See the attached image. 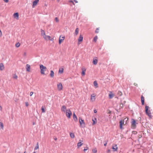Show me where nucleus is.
<instances>
[{
	"mask_svg": "<svg viewBox=\"0 0 153 153\" xmlns=\"http://www.w3.org/2000/svg\"><path fill=\"white\" fill-rule=\"evenodd\" d=\"M149 107L148 106H145L146 112V114L149 116V117L151 118L152 115L150 111L149 110Z\"/></svg>",
	"mask_w": 153,
	"mask_h": 153,
	"instance_id": "f257e3e1",
	"label": "nucleus"
},
{
	"mask_svg": "<svg viewBox=\"0 0 153 153\" xmlns=\"http://www.w3.org/2000/svg\"><path fill=\"white\" fill-rule=\"evenodd\" d=\"M40 68L41 69V73L42 74H45V71L46 70V68L43 65H41L40 66Z\"/></svg>",
	"mask_w": 153,
	"mask_h": 153,
	"instance_id": "f03ea898",
	"label": "nucleus"
},
{
	"mask_svg": "<svg viewBox=\"0 0 153 153\" xmlns=\"http://www.w3.org/2000/svg\"><path fill=\"white\" fill-rule=\"evenodd\" d=\"M79 120L80 126L83 128L85 127V123L84 122V120H82L80 118H79Z\"/></svg>",
	"mask_w": 153,
	"mask_h": 153,
	"instance_id": "7ed1b4c3",
	"label": "nucleus"
},
{
	"mask_svg": "<svg viewBox=\"0 0 153 153\" xmlns=\"http://www.w3.org/2000/svg\"><path fill=\"white\" fill-rule=\"evenodd\" d=\"M136 121L132 119V120L131 128H132L134 129L136 128Z\"/></svg>",
	"mask_w": 153,
	"mask_h": 153,
	"instance_id": "20e7f679",
	"label": "nucleus"
},
{
	"mask_svg": "<svg viewBox=\"0 0 153 153\" xmlns=\"http://www.w3.org/2000/svg\"><path fill=\"white\" fill-rule=\"evenodd\" d=\"M72 114V113L69 109H68L67 110V111L66 112V116L68 118H70Z\"/></svg>",
	"mask_w": 153,
	"mask_h": 153,
	"instance_id": "39448f33",
	"label": "nucleus"
},
{
	"mask_svg": "<svg viewBox=\"0 0 153 153\" xmlns=\"http://www.w3.org/2000/svg\"><path fill=\"white\" fill-rule=\"evenodd\" d=\"M96 94H93L91 95V100L92 102H94L95 100Z\"/></svg>",
	"mask_w": 153,
	"mask_h": 153,
	"instance_id": "423d86ee",
	"label": "nucleus"
},
{
	"mask_svg": "<svg viewBox=\"0 0 153 153\" xmlns=\"http://www.w3.org/2000/svg\"><path fill=\"white\" fill-rule=\"evenodd\" d=\"M57 88L59 91H60L62 89V85L61 83H59L57 84Z\"/></svg>",
	"mask_w": 153,
	"mask_h": 153,
	"instance_id": "0eeeda50",
	"label": "nucleus"
},
{
	"mask_svg": "<svg viewBox=\"0 0 153 153\" xmlns=\"http://www.w3.org/2000/svg\"><path fill=\"white\" fill-rule=\"evenodd\" d=\"M112 149L114 151H117L118 149V147L117 144H114L112 147Z\"/></svg>",
	"mask_w": 153,
	"mask_h": 153,
	"instance_id": "6e6552de",
	"label": "nucleus"
},
{
	"mask_svg": "<svg viewBox=\"0 0 153 153\" xmlns=\"http://www.w3.org/2000/svg\"><path fill=\"white\" fill-rule=\"evenodd\" d=\"M83 39V36L80 35L79 36V37L78 39V44L79 45L81 44V42H82Z\"/></svg>",
	"mask_w": 153,
	"mask_h": 153,
	"instance_id": "1a4fd4ad",
	"label": "nucleus"
},
{
	"mask_svg": "<svg viewBox=\"0 0 153 153\" xmlns=\"http://www.w3.org/2000/svg\"><path fill=\"white\" fill-rule=\"evenodd\" d=\"M82 76H84L85 74V72L86 71V69L84 67H82Z\"/></svg>",
	"mask_w": 153,
	"mask_h": 153,
	"instance_id": "9d476101",
	"label": "nucleus"
},
{
	"mask_svg": "<svg viewBox=\"0 0 153 153\" xmlns=\"http://www.w3.org/2000/svg\"><path fill=\"white\" fill-rule=\"evenodd\" d=\"M124 120H122L120 121V129H122L123 128V126L124 125Z\"/></svg>",
	"mask_w": 153,
	"mask_h": 153,
	"instance_id": "9b49d317",
	"label": "nucleus"
},
{
	"mask_svg": "<svg viewBox=\"0 0 153 153\" xmlns=\"http://www.w3.org/2000/svg\"><path fill=\"white\" fill-rule=\"evenodd\" d=\"M65 39V36H62L61 37V36H60L59 39V44H60L62 42L63 40H64Z\"/></svg>",
	"mask_w": 153,
	"mask_h": 153,
	"instance_id": "f8f14e48",
	"label": "nucleus"
},
{
	"mask_svg": "<svg viewBox=\"0 0 153 153\" xmlns=\"http://www.w3.org/2000/svg\"><path fill=\"white\" fill-rule=\"evenodd\" d=\"M83 140H80L79 141V142L77 144V146H78V147L81 146L83 144Z\"/></svg>",
	"mask_w": 153,
	"mask_h": 153,
	"instance_id": "ddd939ff",
	"label": "nucleus"
},
{
	"mask_svg": "<svg viewBox=\"0 0 153 153\" xmlns=\"http://www.w3.org/2000/svg\"><path fill=\"white\" fill-rule=\"evenodd\" d=\"M39 0H35L34 1H33V5L32 6L33 7H34L36 5L37 3L39 1Z\"/></svg>",
	"mask_w": 153,
	"mask_h": 153,
	"instance_id": "4468645a",
	"label": "nucleus"
},
{
	"mask_svg": "<svg viewBox=\"0 0 153 153\" xmlns=\"http://www.w3.org/2000/svg\"><path fill=\"white\" fill-rule=\"evenodd\" d=\"M65 105H63L61 108V111H62L65 112L67 111Z\"/></svg>",
	"mask_w": 153,
	"mask_h": 153,
	"instance_id": "2eb2a0df",
	"label": "nucleus"
},
{
	"mask_svg": "<svg viewBox=\"0 0 153 153\" xmlns=\"http://www.w3.org/2000/svg\"><path fill=\"white\" fill-rule=\"evenodd\" d=\"M13 16L16 19H18L19 15L18 13H14L13 14Z\"/></svg>",
	"mask_w": 153,
	"mask_h": 153,
	"instance_id": "dca6fc26",
	"label": "nucleus"
},
{
	"mask_svg": "<svg viewBox=\"0 0 153 153\" xmlns=\"http://www.w3.org/2000/svg\"><path fill=\"white\" fill-rule=\"evenodd\" d=\"M30 66L29 64H27L26 66V71L28 72H30Z\"/></svg>",
	"mask_w": 153,
	"mask_h": 153,
	"instance_id": "f3484780",
	"label": "nucleus"
},
{
	"mask_svg": "<svg viewBox=\"0 0 153 153\" xmlns=\"http://www.w3.org/2000/svg\"><path fill=\"white\" fill-rule=\"evenodd\" d=\"M109 97L110 99H112L114 96V94L111 92H110Z\"/></svg>",
	"mask_w": 153,
	"mask_h": 153,
	"instance_id": "a211bd4d",
	"label": "nucleus"
},
{
	"mask_svg": "<svg viewBox=\"0 0 153 153\" xmlns=\"http://www.w3.org/2000/svg\"><path fill=\"white\" fill-rule=\"evenodd\" d=\"M4 66L3 64L2 63L0 64V70L2 71L4 69Z\"/></svg>",
	"mask_w": 153,
	"mask_h": 153,
	"instance_id": "6ab92c4d",
	"label": "nucleus"
},
{
	"mask_svg": "<svg viewBox=\"0 0 153 153\" xmlns=\"http://www.w3.org/2000/svg\"><path fill=\"white\" fill-rule=\"evenodd\" d=\"M98 62V60L96 58L94 59V58L93 59V63L95 65H96L97 64Z\"/></svg>",
	"mask_w": 153,
	"mask_h": 153,
	"instance_id": "aec40b11",
	"label": "nucleus"
},
{
	"mask_svg": "<svg viewBox=\"0 0 153 153\" xmlns=\"http://www.w3.org/2000/svg\"><path fill=\"white\" fill-rule=\"evenodd\" d=\"M44 39L46 40H49L51 38V37L50 36L45 35L43 37Z\"/></svg>",
	"mask_w": 153,
	"mask_h": 153,
	"instance_id": "412c9836",
	"label": "nucleus"
},
{
	"mask_svg": "<svg viewBox=\"0 0 153 153\" xmlns=\"http://www.w3.org/2000/svg\"><path fill=\"white\" fill-rule=\"evenodd\" d=\"M141 102L142 105H144V98L143 96L141 97Z\"/></svg>",
	"mask_w": 153,
	"mask_h": 153,
	"instance_id": "4be33fe9",
	"label": "nucleus"
},
{
	"mask_svg": "<svg viewBox=\"0 0 153 153\" xmlns=\"http://www.w3.org/2000/svg\"><path fill=\"white\" fill-rule=\"evenodd\" d=\"M41 35L44 37L45 35V33L44 30H43L42 29H41Z\"/></svg>",
	"mask_w": 153,
	"mask_h": 153,
	"instance_id": "5701e85b",
	"label": "nucleus"
},
{
	"mask_svg": "<svg viewBox=\"0 0 153 153\" xmlns=\"http://www.w3.org/2000/svg\"><path fill=\"white\" fill-rule=\"evenodd\" d=\"M92 121H93V124H94L97 123V119L95 117H94V118L92 119Z\"/></svg>",
	"mask_w": 153,
	"mask_h": 153,
	"instance_id": "b1692460",
	"label": "nucleus"
},
{
	"mask_svg": "<svg viewBox=\"0 0 153 153\" xmlns=\"http://www.w3.org/2000/svg\"><path fill=\"white\" fill-rule=\"evenodd\" d=\"M50 75L51 77H53L54 76V73L53 71L51 70V73Z\"/></svg>",
	"mask_w": 153,
	"mask_h": 153,
	"instance_id": "393cba45",
	"label": "nucleus"
},
{
	"mask_svg": "<svg viewBox=\"0 0 153 153\" xmlns=\"http://www.w3.org/2000/svg\"><path fill=\"white\" fill-rule=\"evenodd\" d=\"M94 86H95V87L96 88H97L98 87V85L97 82L96 81H95L94 82Z\"/></svg>",
	"mask_w": 153,
	"mask_h": 153,
	"instance_id": "a878e982",
	"label": "nucleus"
},
{
	"mask_svg": "<svg viewBox=\"0 0 153 153\" xmlns=\"http://www.w3.org/2000/svg\"><path fill=\"white\" fill-rule=\"evenodd\" d=\"M45 106H42V112L43 113H45Z\"/></svg>",
	"mask_w": 153,
	"mask_h": 153,
	"instance_id": "bb28decb",
	"label": "nucleus"
},
{
	"mask_svg": "<svg viewBox=\"0 0 153 153\" xmlns=\"http://www.w3.org/2000/svg\"><path fill=\"white\" fill-rule=\"evenodd\" d=\"M39 148V143L37 142L36 146L35 147L34 150H36Z\"/></svg>",
	"mask_w": 153,
	"mask_h": 153,
	"instance_id": "cd10ccee",
	"label": "nucleus"
},
{
	"mask_svg": "<svg viewBox=\"0 0 153 153\" xmlns=\"http://www.w3.org/2000/svg\"><path fill=\"white\" fill-rule=\"evenodd\" d=\"M122 93L120 91H118L117 94L119 96H120L122 95Z\"/></svg>",
	"mask_w": 153,
	"mask_h": 153,
	"instance_id": "c85d7f7f",
	"label": "nucleus"
},
{
	"mask_svg": "<svg viewBox=\"0 0 153 153\" xmlns=\"http://www.w3.org/2000/svg\"><path fill=\"white\" fill-rule=\"evenodd\" d=\"M0 126L1 128L2 129H3L4 128V125L2 122H0Z\"/></svg>",
	"mask_w": 153,
	"mask_h": 153,
	"instance_id": "c756f323",
	"label": "nucleus"
},
{
	"mask_svg": "<svg viewBox=\"0 0 153 153\" xmlns=\"http://www.w3.org/2000/svg\"><path fill=\"white\" fill-rule=\"evenodd\" d=\"M70 136L71 138H74L75 136L74 134L72 133H70Z\"/></svg>",
	"mask_w": 153,
	"mask_h": 153,
	"instance_id": "7c9ffc66",
	"label": "nucleus"
},
{
	"mask_svg": "<svg viewBox=\"0 0 153 153\" xmlns=\"http://www.w3.org/2000/svg\"><path fill=\"white\" fill-rule=\"evenodd\" d=\"M63 68L59 69V73H63Z\"/></svg>",
	"mask_w": 153,
	"mask_h": 153,
	"instance_id": "2f4dec72",
	"label": "nucleus"
},
{
	"mask_svg": "<svg viewBox=\"0 0 153 153\" xmlns=\"http://www.w3.org/2000/svg\"><path fill=\"white\" fill-rule=\"evenodd\" d=\"M92 152L94 153H96L97 152V150L96 148H94L92 149Z\"/></svg>",
	"mask_w": 153,
	"mask_h": 153,
	"instance_id": "473e14b6",
	"label": "nucleus"
},
{
	"mask_svg": "<svg viewBox=\"0 0 153 153\" xmlns=\"http://www.w3.org/2000/svg\"><path fill=\"white\" fill-rule=\"evenodd\" d=\"M13 77L14 79H16L17 78L18 76L16 74H14L13 75Z\"/></svg>",
	"mask_w": 153,
	"mask_h": 153,
	"instance_id": "72a5a7b5",
	"label": "nucleus"
},
{
	"mask_svg": "<svg viewBox=\"0 0 153 153\" xmlns=\"http://www.w3.org/2000/svg\"><path fill=\"white\" fill-rule=\"evenodd\" d=\"M97 38H98L97 36H95L94 38V42H96L97 39Z\"/></svg>",
	"mask_w": 153,
	"mask_h": 153,
	"instance_id": "f704fd0d",
	"label": "nucleus"
},
{
	"mask_svg": "<svg viewBox=\"0 0 153 153\" xmlns=\"http://www.w3.org/2000/svg\"><path fill=\"white\" fill-rule=\"evenodd\" d=\"M20 45V43L19 42H18L16 44V47L18 48L19 47Z\"/></svg>",
	"mask_w": 153,
	"mask_h": 153,
	"instance_id": "c9c22d12",
	"label": "nucleus"
},
{
	"mask_svg": "<svg viewBox=\"0 0 153 153\" xmlns=\"http://www.w3.org/2000/svg\"><path fill=\"white\" fill-rule=\"evenodd\" d=\"M73 117H74V118L75 120V119H76V116L74 112L73 114Z\"/></svg>",
	"mask_w": 153,
	"mask_h": 153,
	"instance_id": "e433bc0d",
	"label": "nucleus"
},
{
	"mask_svg": "<svg viewBox=\"0 0 153 153\" xmlns=\"http://www.w3.org/2000/svg\"><path fill=\"white\" fill-rule=\"evenodd\" d=\"M99 28H97L96 30L95 31V33H98L99 32Z\"/></svg>",
	"mask_w": 153,
	"mask_h": 153,
	"instance_id": "4c0bfd02",
	"label": "nucleus"
},
{
	"mask_svg": "<svg viewBox=\"0 0 153 153\" xmlns=\"http://www.w3.org/2000/svg\"><path fill=\"white\" fill-rule=\"evenodd\" d=\"M55 20L56 21V22H58L59 21V19H58L57 17H56L55 18Z\"/></svg>",
	"mask_w": 153,
	"mask_h": 153,
	"instance_id": "58836bf2",
	"label": "nucleus"
},
{
	"mask_svg": "<svg viewBox=\"0 0 153 153\" xmlns=\"http://www.w3.org/2000/svg\"><path fill=\"white\" fill-rule=\"evenodd\" d=\"M33 94V92H31L30 94V96H32Z\"/></svg>",
	"mask_w": 153,
	"mask_h": 153,
	"instance_id": "ea45409f",
	"label": "nucleus"
},
{
	"mask_svg": "<svg viewBox=\"0 0 153 153\" xmlns=\"http://www.w3.org/2000/svg\"><path fill=\"white\" fill-rule=\"evenodd\" d=\"M69 2H72L73 4H74V2L73 1H72V0H70V1H69Z\"/></svg>",
	"mask_w": 153,
	"mask_h": 153,
	"instance_id": "a19ab883",
	"label": "nucleus"
},
{
	"mask_svg": "<svg viewBox=\"0 0 153 153\" xmlns=\"http://www.w3.org/2000/svg\"><path fill=\"white\" fill-rule=\"evenodd\" d=\"M25 105L26 106H27L29 105V104L27 102L25 103Z\"/></svg>",
	"mask_w": 153,
	"mask_h": 153,
	"instance_id": "79ce46f5",
	"label": "nucleus"
},
{
	"mask_svg": "<svg viewBox=\"0 0 153 153\" xmlns=\"http://www.w3.org/2000/svg\"><path fill=\"white\" fill-rule=\"evenodd\" d=\"M134 85H135V86H138L137 84V83H134Z\"/></svg>",
	"mask_w": 153,
	"mask_h": 153,
	"instance_id": "37998d69",
	"label": "nucleus"
},
{
	"mask_svg": "<svg viewBox=\"0 0 153 153\" xmlns=\"http://www.w3.org/2000/svg\"><path fill=\"white\" fill-rule=\"evenodd\" d=\"M3 1L7 3L8 2V0H3Z\"/></svg>",
	"mask_w": 153,
	"mask_h": 153,
	"instance_id": "c03bdc74",
	"label": "nucleus"
},
{
	"mask_svg": "<svg viewBox=\"0 0 153 153\" xmlns=\"http://www.w3.org/2000/svg\"><path fill=\"white\" fill-rule=\"evenodd\" d=\"M75 35H76V28L75 30Z\"/></svg>",
	"mask_w": 153,
	"mask_h": 153,
	"instance_id": "a18cd8bd",
	"label": "nucleus"
},
{
	"mask_svg": "<svg viewBox=\"0 0 153 153\" xmlns=\"http://www.w3.org/2000/svg\"><path fill=\"white\" fill-rule=\"evenodd\" d=\"M94 111L95 113H96L97 112V111L96 109H94Z\"/></svg>",
	"mask_w": 153,
	"mask_h": 153,
	"instance_id": "49530a36",
	"label": "nucleus"
},
{
	"mask_svg": "<svg viewBox=\"0 0 153 153\" xmlns=\"http://www.w3.org/2000/svg\"><path fill=\"white\" fill-rule=\"evenodd\" d=\"M49 40H51V41H53L54 40V39L53 38H51H51H50V39H49Z\"/></svg>",
	"mask_w": 153,
	"mask_h": 153,
	"instance_id": "de8ad7c7",
	"label": "nucleus"
},
{
	"mask_svg": "<svg viewBox=\"0 0 153 153\" xmlns=\"http://www.w3.org/2000/svg\"><path fill=\"white\" fill-rule=\"evenodd\" d=\"M2 110V106L1 105L0 106V111H1Z\"/></svg>",
	"mask_w": 153,
	"mask_h": 153,
	"instance_id": "09e8293b",
	"label": "nucleus"
},
{
	"mask_svg": "<svg viewBox=\"0 0 153 153\" xmlns=\"http://www.w3.org/2000/svg\"><path fill=\"white\" fill-rule=\"evenodd\" d=\"M1 35H2V33H1V30H0V37H1Z\"/></svg>",
	"mask_w": 153,
	"mask_h": 153,
	"instance_id": "8fccbe9b",
	"label": "nucleus"
},
{
	"mask_svg": "<svg viewBox=\"0 0 153 153\" xmlns=\"http://www.w3.org/2000/svg\"><path fill=\"white\" fill-rule=\"evenodd\" d=\"M120 106L121 107H123V104H121L120 105Z\"/></svg>",
	"mask_w": 153,
	"mask_h": 153,
	"instance_id": "3c124183",
	"label": "nucleus"
},
{
	"mask_svg": "<svg viewBox=\"0 0 153 153\" xmlns=\"http://www.w3.org/2000/svg\"><path fill=\"white\" fill-rule=\"evenodd\" d=\"M138 137H139V138H141L142 137V135H139L138 136Z\"/></svg>",
	"mask_w": 153,
	"mask_h": 153,
	"instance_id": "603ef678",
	"label": "nucleus"
},
{
	"mask_svg": "<svg viewBox=\"0 0 153 153\" xmlns=\"http://www.w3.org/2000/svg\"><path fill=\"white\" fill-rule=\"evenodd\" d=\"M134 132H133V133H134V134H136L137 133V132H135V131H133Z\"/></svg>",
	"mask_w": 153,
	"mask_h": 153,
	"instance_id": "864d4df0",
	"label": "nucleus"
},
{
	"mask_svg": "<svg viewBox=\"0 0 153 153\" xmlns=\"http://www.w3.org/2000/svg\"><path fill=\"white\" fill-rule=\"evenodd\" d=\"M88 149H84V151L85 152V151L87 150Z\"/></svg>",
	"mask_w": 153,
	"mask_h": 153,
	"instance_id": "5fc2aeb1",
	"label": "nucleus"
},
{
	"mask_svg": "<svg viewBox=\"0 0 153 153\" xmlns=\"http://www.w3.org/2000/svg\"><path fill=\"white\" fill-rule=\"evenodd\" d=\"M107 144V143H105V144H104V145L105 146H106V145Z\"/></svg>",
	"mask_w": 153,
	"mask_h": 153,
	"instance_id": "6e6d98bb",
	"label": "nucleus"
},
{
	"mask_svg": "<svg viewBox=\"0 0 153 153\" xmlns=\"http://www.w3.org/2000/svg\"><path fill=\"white\" fill-rule=\"evenodd\" d=\"M74 2L76 3V0H74Z\"/></svg>",
	"mask_w": 153,
	"mask_h": 153,
	"instance_id": "4d7b16f0",
	"label": "nucleus"
},
{
	"mask_svg": "<svg viewBox=\"0 0 153 153\" xmlns=\"http://www.w3.org/2000/svg\"><path fill=\"white\" fill-rule=\"evenodd\" d=\"M33 125H35V123L34 122H33Z\"/></svg>",
	"mask_w": 153,
	"mask_h": 153,
	"instance_id": "13d9d810",
	"label": "nucleus"
},
{
	"mask_svg": "<svg viewBox=\"0 0 153 153\" xmlns=\"http://www.w3.org/2000/svg\"><path fill=\"white\" fill-rule=\"evenodd\" d=\"M58 2H59L60 1V0H57Z\"/></svg>",
	"mask_w": 153,
	"mask_h": 153,
	"instance_id": "bf43d9fd",
	"label": "nucleus"
},
{
	"mask_svg": "<svg viewBox=\"0 0 153 153\" xmlns=\"http://www.w3.org/2000/svg\"><path fill=\"white\" fill-rule=\"evenodd\" d=\"M54 139L55 140H57V138H55Z\"/></svg>",
	"mask_w": 153,
	"mask_h": 153,
	"instance_id": "052dcab7",
	"label": "nucleus"
},
{
	"mask_svg": "<svg viewBox=\"0 0 153 153\" xmlns=\"http://www.w3.org/2000/svg\"><path fill=\"white\" fill-rule=\"evenodd\" d=\"M33 153H36V152H33Z\"/></svg>",
	"mask_w": 153,
	"mask_h": 153,
	"instance_id": "680f3d73",
	"label": "nucleus"
},
{
	"mask_svg": "<svg viewBox=\"0 0 153 153\" xmlns=\"http://www.w3.org/2000/svg\"><path fill=\"white\" fill-rule=\"evenodd\" d=\"M23 153H26V152H25Z\"/></svg>",
	"mask_w": 153,
	"mask_h": 153,
	"instance_id": "e2e57ef3",
	"label": "nucleus"
}]
</instances>
